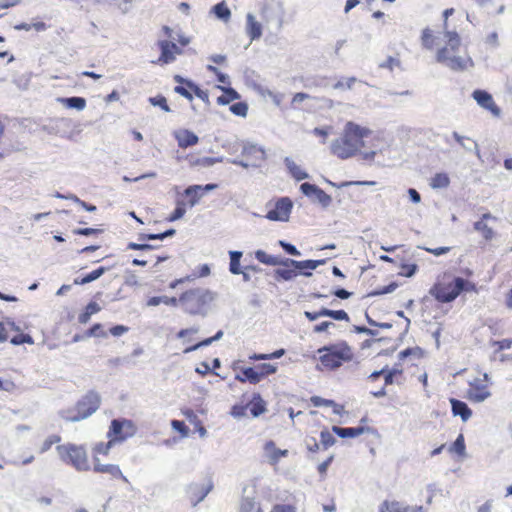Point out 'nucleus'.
<instances>
[{
  "label": "nucleus",
  "mask_w": 512,
  "mask_h": 512,
  "mask_svg": "<svg viewBox=\"0 0 512 512\" xmlns=\"http://www.w3.org/2000/svg\"><path fill=\"white\" fill-rule=\"evenodd\" d=\"M255 258L264 265L279 266L274 270L273 277L277 282L291 281L297 276L311 277L313 270L326 264L327 259L294 260L267 254L264 250H256Z\"/></svg>",
  "instance_id": "1"
},
{
  "label": "nucleus",
  "mask_w": 512,
  "mask_h": 512,
  "mask_svg": "<svg viewBox=\"0 0 512 512\" xmlns=\"http://www.w3.org/2000/svg\"><path fill=\"white\" fill-rule=\"evenodd\" d=\"M371 134L372 131L369 128L348 121L344 126L342 136L331 142V152L342 160L349 159L365 146L364 138Z\"/></svg>",
  "instance_id": "2"
},
{
  "label": "nucleus",
  "mask_w": 512,
  "mask_h": 512,
  "mask_svg": "<svg viewBox=\"0 0 512 512\" xmlns=\"http://www.w3.org/2000/svg\"><path fill=\"white\" fill-rule=\"evenodd\" d=\"M215 297L216 294L209 289L195 288L182 293L179 301L186 313L205 317L209 312V304Z\"/></svg>",
  "instance_id": "3"
},
{
  "label": "nucleus",
  "mask_w": 512,
  "mask_h": 512,
  "mask_svg": "<svg viewBox=\"0 0 512 512\" xmlns=\"http://www.w3.org/2000/svg\"><path fill=\"white\" fill-rule=\"evenodd\" d=\"M317 352L320 354V362L331 370L339 368L343 363L353 358L352 349L346 341L325 345L319 348Z\"/></svg>",
  "instance_id": "4"
},
{
  "label": "nucleus",
  "mask_w": 512,
  "mask_h": 512,
  "mask_svg": "<svg viewBox=\"0 0 512 512\" xmlns=\"http://www.w3.org/2000/svg\"><path fill=\"white\" fill-rule=\"evenodd\" d=\"M60 459L73 466L77 471H88L90 469L88 456L82 445L67 443L56 447Z\"/></svg>",
  "instance_id": "5"
},
{
  "label": "nucleus",
  "mask_w": 512,
  "mask_h": 512,
  "mask_svg": "<svg viewBox=\"0 0 512 512\" xmlns=\"http://www.w3.org/2000/svg\"><path fill=\"white\" fill-rule=\"evenodd\" d=\"M101 396L98 392L90 390L76 403V414L65 416L68 422H79L90 417L100 407Z\"/></svg>",
  "instance_id": "6"
},
{
  "label": "nucleus",
  "mask_w": 512,
  "mask_h": 512,
  "mask_svg": "<svg viewBox=\"0 0 512 512\" xmlns=\"http://www.w3.org/2000/svg\"><path fill=\"white\" fill-rule=\"evenodd\" d=\"M135 433L136 426L131 420L117 418L111 421L107 437L114 443H120L125 441L127 438L134 436Z\"/></svg>",
  "instance_id": "7"
},
{
  "label": "nucleus",
  "mask_w": 512,
  "mask_h": 512,
  "mask_svg": "<svg viewBox=\"0 0 512 512\" xmlns=\"http://www.w3.org/2000/svg\"><path fill=\"white\" fill-rule=\"evenodd\" d=\"M214 483L211 478H206L203 481H194L187 484L184 488L185 495L193 507L202 502L206 496L213 490Z\"/></svg>",
  "instance_id": "8"
},
{
  "label": "nucleus",
  "mask_w": 512,
  "mask_h": 512,
  "mask_svg": "<svg viewBox=\"0 0 512 512\" xmlns=\"http://www.w3.org/2000/svg\"><path fill=\"white\" fill-rule=\"evenodd\" d=\"M436 61L453 71H463L467 68V64L471 67L474 66L471 57L463 58L461 56H451L448 47H442L437 51Z\"/></svg>",
  "instance_id": "9"
},
{
  "label": "nucleus",
  "mask_w": 512,
  "mask_h": 512,
  "mask_svg": "<svg viewBox=\"0 0 512 512\" xmlns=\"http://www.w3.org/2000/svg\"><path fill=\"white\" fill-rule=\"evenodd\" d=\"M300 191L306 197L311 198L313 201L319 203L324 209L328 208L332 203V197L316 184L304 182L300 185Z\"/></svg>",
  "instance_id": "10"
},
{
  "label": "nucleus",
  "mask_w": 512,
  "mask_h": 512,
  "mask_svg": "<svg viewBox=\"0 0 512 512\" xmlns=\"http://www.w3.org/2000/svg\"><path fill=\"white\" fill-rule=\"evenodd\" d=\"M293 203L289 197H281L275 203V207L268 211L265 217L270 221L286 222L289 220Z\"/></svg>",
  "instance_id": "11"
},
{
  "label": "nucleus",
  "mask_w": 512,
  "mask_h": 512,
  "mask_svg": "<svg viewBox=\"0 0 512 512\" xmlns=\"http://www.w3.org/2000/svg\"><path fill=\"white\" fill-rule=\"evenodd\" d=\"M429 294L440 303H451L459 296L456 288L453 286V280L447 285L435 283L430 288Z\"/></svg>",
  "instance_id": "12"
},
{
  "label": "nucleus",
  "mask_w": 512,
  "mask_h": 512,
  "mask_svg": "<svg viewBox=\"0 0 512 512\" xmlns=\"http://www.w3.org/2000/svg\"><path fill=\"white\" fill-rule=\"evenodd\" d=\"M472 97L479 106L490 111L494 116L500 115V108L495 104L492 95L487 91L476 89L473 91Z\"/></svg>",
  "instance_id": "13"
},
{
  "label": "nucleus",
  "mask_w": 512,
  "mask_h": 512,
  "mask_svg": "<svg viewBox=\"0 0 512 512\" xmlns=\"http://www.w3.org/2000/svg\"><path fill=\"white\" fill-rule=\"evenodd\" d=\"M241 154L247 158L255 160V162H263L267 159L266 150L263 146L254 142L245 140L241 142Z\"/></svg>",
  "instance_id": "14"
},
{
  "label": "nucleus",
  "mask_w": 512,
  "mask_h": 512,
  "mask_svg": "<svg viewBox=\"0 0 512 512\" xmlns=\"http://www.w3.org/2000/svg\"><path fill=\"white\" fill-rule=\"evenodd\" d=\"M470 389L467 391V398L475 403L484 402L491 396L486 386L480 383V379L476 378L470 383Z\"/></svg>",
  "instance_id": "15"
},
{
  "label": "nucleus",
  "mask_w": 512,
  "mask_h": 512,
  "mask_svg": "<svg viewBox=\"0 0 512 512\" xmlns=\"http://www.w3.org/2000/svg\"><path fill=\"white\" fill-rule=\"evenodd\" d=\"M93 471L96 473H105L111 475L112 478L121 479L125 483H129L128 478L122 473L120 467L116 464H102L99 458H94Z\"/></svg>",
  "instance_id": "16"
},
{
  "label": "nucleus",
  "mask_w": 512,
  "mask_h": 512,
  "mask_svg": "<svg viewBox=\"0 0 512 512\" xmlns=\"http://www.w3.org/2000/svg\"><path fill=\"white\" fill-rule=\"evenodd\" d=\"M245 31L251 42L262 37V24L256 20V17L252 13H247L246 15Z\"/></svg>",
  "instance_id": "17"
},
{
  "label": "nucleus",
  "mask_w": 512,
  "mask_h": 512,
  "mask_svg": "<svg viewBox=\"0 0 512 512\" xmlns=\"http://www.w3.org/2000/svg\"><path fill=\"white\" fill-rule=\"evenodd\" d=\"M174 137L177 140L180 148L186 149L194 146L198 143L199 137L191 130L181 129L174 133Z\"/></svg>",
  "instance_id": "18"
},
{
  "label": "nucleus",
  "mask_w": 512,
  "mask_h": 512,
  "mask_svg": "<svg viewBox=\"0 0 512 512\" xmlns=\"http://www.w3.org/2000/svg\"><path fill=\"white\" fill-rule=\"evenodd\" d=\"M451 412L453 416H459L463 422H467L472 416V410L466 402L456 398H450Z\"/></svg>",
  "instance_id": "19"
},
{
  "label": "nucleus",
  "mask_w": 512,
  "mask_h": 512,
  "mask_svg": "<svg viewBox=\"0 0 512 512\" xmlns=\"http://www.w3.org/2000/svg\"><path fill=\"white\" fill-rule=\"evenodd\" d=\"M370 430L369 427L365 426H356V427H340V426H332V432L336 434L338 437L346 439V438H356L365 432Z\"/></svg>",
  "instance_id": "20"
},
{
  "label": "nucleus",
  "mask_w": 512,
  "mask_h": 512,
  "mask_svg": "<svg viewBox=\"0 0 512 512\" xmlns=\"http://www.w3.org/2000/svg\"><path fill=\"white\" fill-rule=\"evenodd\" d=\"M70 120L67 118H51L41 126V130L49 135H58L62 128H68Z\"/></svg>",
  "instance_id": "21"
},
{
  "label": "nucleus",
  "mask_w": 512,
  "mask_h": 512,
  "mask_svg": "<svg viewBox=\"0 0 512 512\" xmlns=\"http://www.w3.org/2000/svg\"><path fill=\"white\" fill-rule=\"evenodd\" d=\"M157 45L160 49V56L158 63L170 64L175 61L176 57L172 54V49L175 48V42L169 40H159Z\"/></svg>",
  "instance_id": "22"
},
{
  "label": "nucleus",
  "mask_w": 512,
  "mask_h": 512,
  "mask_svg": "<svg viewBox=\"0 0 512 512\" xmlns=\"http://www.w3.org/2000/svg\"><path fill=\"white\" fill-rule=\"evenodd\" d=\"M217 89L222 91V95L217 98V103L219 105L225 106L230 104L231 102L240 99V94L231 86H221L217 85Z\"/></svg>",
  "instance_id": "23"
},
{
  "label": "nucleus",
  "mask_w": 512,
  "mask_h": 512,
  "mask_svg": "<svg viewBox=\"0 0 512 512\" xmlns=\"http://www.w3.org/2000/svg\"><path fill=\"white\" fill-rule=\"evenodd\" d=\"M235 379L239 382H249L251 384H257L261 381L257 367H244L241 368V372L235 375Z\"/></svg>",
  "instance_id": "24"
},
{
  "label": "nucleus",
  "mask_w": 512,
  "mask_h": 512,
  "mask_svg": "<svg viewBox=\"0 0 512 512\" xmlns=\"http://www.w3.org/2000/svg\"><path fill=\"white\" fill-rule=\"evenodd\" d=\"M284 164L291 177L296 181H302L310 177L309 174L301 169V167L298 166L290 157L284 158Z\"/></svg>",
  "instance_id": "25"
},
{
  "label": "nucleus",
  "mask_w": 512,
  "mask_h": 512,
  "mask_svg": "<svg viewBox=\"0 0 512 512\" xmlns=\"http://www.w3.org/2000/svg\"><path fill=\"white\" fill-rule=\"evenodd\" d=\"M109 269V267L99 266L98 268L85 274L84 276L75 278L73 283L75 285H85L91 283L99 279L102 275L109 271Z\"/></svg>",
  "instance_id": "26"
},
{
  "label": "nucleus",
  "mask_w": 512,
  "mask_h": 512,
  "mask_svg": "<svg viewBox=\"0 0 512 512\" xmlns=\"http://www.w3.org/2000/svg\"><path fill=\"white\" fill-rule=\"evenodd\" d=\"M254 418L259 417L266 411V402L259 393H254L252 400L246 406Z\"/></svg>",
  "instance_id": "27"
},
{
  "label": "nucleus",
  "mask_w": 512,
  "mask_h": 512,
  "mask_svg": "<svg viewBox=\"0 0 512 512\" xmlns=\"http://www.w3.org/2000/svg\"><path fill=\"white\" fill-rule=\"evenodd\" d=\"M57 101L63 104L67 109L82 111L86 107V99L80 96L60 97Z\"/></svg>",
  "instance_id": "28"
},
{
  "label": "nucleus",
  "mask_w": 512,
  "mask_h": 512,
  "mask_svg": "<svg viewBox=\"0 0 512 512\" xmlns=\"http://www.w3.org/2000/svg\"><path fill=\"white\" fill-rule=\"evenodd\" d=\"M229 272L233 275H240L242 272L241 268V258L243 256V252L239 250H231L229 251Z\"/></svg>",
  "instance_id": "29"
},
{
  "label": "nucleus",
  "mask_w": 512,
  "mask_h": 512,
  "mask_svg": "<svg viewBox=\"0 0 512 512\" xmlns=\"http://www.w3.org/2000/svg\"><path fill=\"white\" fill-rule=\"evenodd\" d=\"M211 13L214 14V16L223 22H228L231 18V10L227 6L225 1H221L217 4H215L211 8Z\"/></svg>",
  "instance_id": "30"
},
{
  "label": "nucleus",
  "mask_w": 512,
  "mask_h": 512,
  "mask_svg": "<svg viewBox=\"0 0 512 512\" xmlns=\"http://www.w3.org/2000/svg\"><path fill=\"white\" fill-rule=\"evenodd\" d=\"M453 286L456 288L458 295L463 292H477L476 284L470 282L462 277H454L453 278Z\"/></svg>",
  "instance_id": "31"
},
{
  "label": "nucleus",
  "mask_w": 512,
  "mask_h": 512,
  "mask_svg": "<svg viewBox=\"0 0 512 512\" xmlns=\"http://www.w3.org/2000/svg\"><path fill=\"white\" fill-rule=\"evenodd\" d=\"M450 185L449 175L445 172L436 173L430 179V187L432 189H445Z\"/></svg>",
  "instance_id": "32"
},
{
  "label": "nucleus",
  "mask_w": 512,
  "mask_h": 512,
  "mask_svg": "<svg viewBox=\"0 0 512 512\" xmlns=\"http://www.w3.org/2000/svg\"><path fill=\"white\" fill-rule=\"evenodd\" d=\"M100 310H101V307L99 306L98 303H96L94 301L89 302L86 305L85 310L82 313H80L78 316L79 323H81V324L88 323L91 316L93 314L98 313Z\"/></svg>",
  "instance_id": "33"
},
{
  "label": "nucleus",
  "mask_w": 512,
  "mask_h": 512,
  "mask_svg": "<svg viewBox=\"0 0 512 512\" xmlns=\"http://www.w3.org/2000/svg\"><path fill=\"white\" fill-rule=\"evenodd\" d=\"M176 234V230L174 228H170L165 230L164 232L160 233H141L139 234V240L145 241H152V240H159L163 241L168 237H173Z\"/></svg>",
  "instance_id": "34"
},
{
  "label": "nucleus",
  "mask_w": 512,
  "mask_h": 512,
  "mask_svg": "<svg viewBox=\"0 0 512 512\" xmlns=\"http://www.w3.org/2000/svg\"><path fill=\"white\" fill-rule=\"evenodd\" d=\"M452 136L466 151H475L476 154L479 156L478 144L475 141H473L470 138L461 136L456 131L453 132Z\"/></svg>",
  "instance_id": "35"
},
{
  "label": "nucleus",
  "mask_w": 512,
  "mask_h": 512,
  "mask_svg": "<svg viewBox=\"0 0 512 512\" xmlns=\"http://www.w3.org/2000/svg\"><path fill=\"white\" fill-rule=\"evenodd\" d=\"M447 39V46L449 52L456 53L461 45V38L456 31H445L444 33Z\"/></svg>",
  "instance_id": "36"
},
{
  "label": "nucleus",
  "mask_w": 512,
  "mask_h": 512,
  "mask_svg": "<svg viewBox=\"0 0 512 512\" xmlns=\"http://www.w3.org/2000/svg\"><path fill=\"white\" fill-rule=\"evenodd\" d=\"M384 372V382L385 386L392 385L394 383V377L396 375H401L403 373V369L399 364H395L393 368L389 369L388 366L383 367Z\"/></svg>",
  "instance_id": "37"
},
{
  "label": "nucleus",
  "mask_w": 512,
  "mask_h": 512,
  "mask_svg": "<svg viewBox=\"0 0 512 512\" xmlns=\"http://www.w3.org/2000/svg\"><path fill=\"white\" fill-rule=\"evenodd\" d=\"M265 449H273L272 454L270 455V463L276 464L281 457H286L288 455V450H282L279 448H275V444L273 441H268L265 444Z\"/></svg>",
  "instance_id": "38"
},
{
  "label": "nucleus",
  "mask_w": 512,
  "mask_h": 512,
  "mask_svg": "<svg viewBox=\"0 0 512 512\" xmlns=\"http://www.w3.org/2000/svg\"><path fill=\"white\" fill-rule=\"evenodd\" d=\"M449 452L459 456H464L466 452L465 440L463 434H459L456 440L450 445Z\"/></svg>",
  "instance_id": "39"
},
{
  "label": "nucleus",
  "mask_w": 512,
  "mask_h": 512,
  "mask_svg": "<svg viewBox=\"0 0 512 512\" xmlns=\"http://www.w3.org/2000/svg\"><path fill=\"white\" fill-rule=\"evenodd\" d=\"M192 188H194V185H190L184 190V195L189 197L188 204L191 208L196 206L203 197L201 191L193 190Z\"/></svg>",
  "instance_id": "40"
},
{
  "label": "nucleus",
  "mask_w": 512,
  "mask_h": 512,
  "mask_svg": "<svg viewBox=\"0 0 512 512\" xmlns=\"http://www.w3.org/2000/svg\"><path fill=\"white\" fill-rule=\"evenodd\" d=\"M223 161V157H202L191 162L192 166L211 167Z\"/></svg>",
  "instance_id": "41"
},
{
  "label": "nucleus",
  "mask_w": 512,
  "mask_h": 512,
  "mask_svg": "<svg viewBox=\"0 0 512 512\" xmlns=\"http://www.w3.org/2000/svg\"><path fill=\"white\" fill-rule=\"evenodd\" d=\"M149 103L154 107H159L165 112H170L171 109L167 103V99L162 94H158L154 97L148 98Z\"/></svg>",
  "instance_id": "42"
},
{
  "label": "nucleus",
  "mask_w": 512,
  "mask_h": 512,
  "mask_svg": "<svg viewBox=\"0 0 512 512\" xmlns=\"http://www.w3.org/2000/svg\"><path fill=\"white\" fill-rule=\"evenodd\" d=\"M474 229L481 232L486 240H491L494 236L492 228H490L484 221L479 220L474 223Z\"/></svg>",
  "instance_id": "43"
},
{
  "label": "nucleus",
  "mask_w": 512,
  "mask_h": 512,
  "mask_svg": "<svg viewBox=\"0 0 512 512\" xmlns=\"http://www.w3.org/2000/svg\"><path fill=\"white\" fill-rule=\"evenodd\" d=\"M187 87L195 94L196 97L200 98L205 103H209V94L207 91L202 90L198 84L194 81H188Z\"/></svg>",
  "instance_id": "44"
},
{
  "label": "nucleus",
  "mask_w": 512,
  "mask_h": 512,
  "mask_svg": "<svg viewBox=\"0 0 512 512\" xmlns=\"http://www.w3.org/2000/svg\"><path fill=\"white\" fill-rule=\"evenodd\" d=\"M254 510L261 512L255 499L252 497H244L241 502V512H253Z\"/></svg>",
  "instance_id": "45"
},
{
  "label": "nucleus",
  "mask_w": 512,
  "mask_h": 512,
  "mask_svg": "<svg viewBox=\"0 0 512 512\" xmlns=\"http://www.w3.org/2000/svg\"><path fill=\"white\" fill-rule=\"evenodd\" d=\"M278 245L283 249V251L291 256L300 257L302 254L300 250L292 243L287 242L285 240H279Z\"/></svg>",
  "instance_id": "46"
},
{
  "label": "nucleus",
  "mask_w": 512,
  "mask_h": 512,
  "mask_svg": "<svg viewBox=\"0 0 512 512\" xmlns=\"http://www.w3.org/2000/svg\"><path fill=\"white\" fill-rule=\"evenodd\" d=\"M10 343L14 346H19L22 344L32 345V344H34V340H33L32 336L29 334L19 333L10 339Z\"/></svg>",
  "instance_id": "47"
},
{
  "label": "nucleus",
  "mask_w": 512,
  "mask_h": 512,
  "mask_svg": "<svg viewBox=\"0 0 512 512\" xmlns=\"http://www.w3.org/2000/svg\"><path fill=\"white\" fill-rule=\"evenodd\" d=\"M229 110L236 116L246 117L248 112V104L246 102H236L230 105Z\"/></svg>",
  "instance_id": "48"
},
{
  "label": "nucleus",
  "mask_w": 512,
  "mask_h": 512,
  "mask_svg": "<svg viewBox=\"0 0 512 512\" xmlns=\"http://www.w3.org/2000/svg\"><path fill=\"white\" fill-rule=\"evenodd\" d=\"M336 441V438L327 429L320 432V442L324 449H328L334 445Z\"/></svg>",
  "instance_id": "49"
},
{
  "label": "nucleus",
  "mask_w": 512,
  "mask_h": 512,
  "mask_svg": "<svg viewBox=\"0 0 512 512\" xmlns=\"http://www.w3.org/2000/svg\"><path fill=\"white\" fill-rule=\"evenodd\" d=\"M258 374L262 380L268 375L275 374L277 372V366L273 364L263 363L257 366Z\"/></svg>",
  "instance_id": "50"
},
{
  "label": "nucleus",
  "mask_w": 512,
  "mask_h": 512,
  "mask_svg": "<svg viewBox=\"0 0 512 512\" xmlns=\"http://www.w3.org/2000/svg\"><path fill=\"white\" fill-rule=\"evenodd\" d=\"M400 267H401L402 271L399 273V275L407 277V278L413 277L417 273L418 268H419L418 265L415 263L406 264L404 262H402L400 264Z\"/></svg>",
  "instance_id": "51"
},
{
  "label": "nucleus",
  "mask_w": 512,
  "mask_h": 512,
  "mask_svg": "<svg viewBox=\"0 0 512 512\" xmlns=\"http://www.w3.org/2000/svg\"><path fill=\"white\" fill-rule=\"evenodd\" d=\"M421 354H422V349L420 347H408V348L402 350L398 354V359L400 361H403V360H405L406 358H408L410 356L420 357Z\"/></svg>",
  "instance_id": "52"
},
{
  "label": "nucleus",
  "mask_w": 512,
  "mask_h": 512,
  "mask_svg": "<svg viewBox=\"0 0 512 512\" xmlns=\"http://www.w3.org/2000/svg\"><path fill=\"white\" fill-rule=\"evenodd\" d=\"M186 213L185 205L183 203H177L173 212L168 216L167 221L174 222L181 219Z\"/></svg>",
  "instance_id": "53"
},
{
  "label": "nucleus",
  "mask_w": 512,
  "mask_h": 512,
  "mask_svg": "<svg viewBox=\"0 0 512 512\" xmlns=\"http://www.w3.org/2000/svg\"><path fill=\"white\" fill-rule=\"evenodd\" d=\"M397 287H398L397 282H390L388 285H385L377 290L372 291L370 293V296L386 295V294L394 292Z\"/></svg>",
  "instance_id": "54"
},
{
  "label": "nucleus",
  "mask_w": 512,
  "mask_h": 512,
  "mask_svg": "<svg viewBox=\"0 0 512 512\" xmlns=\"http://www.w3.org/2000/svg\"><path fill=\"white\" fill-rule=\"evenodd\" d=\"M172 428L179 432L183 437L188 436L189 428L182 420H172L171 422Z\"/></svg>",
  "instance_id": "55"
},
{
  "label": "nucleus",
  "mask_w": 512,
  "mask_h": 512,
  "mask_svg": "<svg viewBox=\"0 0 512 512\" xmlns=\"http://www.w3.org/2000/svg\"><path fill=\"white\" fill-rule=\"evenodd\" d=\"M400 66H401L400 60L393 56H388L384 62L379 64L380 68L389 69L390 71H392L394 69V67H400Z\"/></svg>",
  "instance_id": "56"
},
{
  "label": "nucleus",
  "mask_w": 512,
  "mask_h": 512,
  "mask_svg": "<svg viewBox=\"0 0 512 512\" xmlns=\"http://www.w3.org/2000/svg\"><path fill=\"white\" fill-rule=\"evenodd\" d=\"M310 401L314 407H322V406L332 407V405H334V400L325 399L320 396H312L310 398Z\"/></svg>",
  "instance_id": "57"
},
{
  "label": "nucleus",
  "mask_w": 512,
  "mask_h": 512,
  "mask_svg": "<svg viewBox=\"0 0 512 512\" xmlns=\"http://www.w3.org/2000/svg\"><path fill=\"white\" fill-rule=\"evenodd\" d=\"M330 318L335 321H346V322L350 321V317H349L348 313L343 309L332 310Z\"/></svg>",
  "instance_id": "58"
},
{
  "label": "nucleus",
  "mask_w": 512,
  "mask_h": 512,
  "mask_svg": "<svg viewBox=\"0 0 512 512\" xmlns=\"http://www.w3.org/2000/svg\"><path fill=\"white\" fill-rule=\"evenodd\" d=\"M86 336L88 338L105 336V333L102 331V325L100 323L93 324L88 330H86Z\"/></svg>",
  "instance_id": "59"
},
{
  "label": "nucleus",
  "mask_w": 512,
  "mask_h": 512,
  "mask_svg": "<svg viewBox=\"0 0 512 512\" xmlns=\"http://www.w3.org/2000/svg\"><path fill=\"white\" fill-rule=\"evenodd\" d=\"M174 92L183 96L184 98H186L189 101L193 100V95L191 93V90L186 85L185 86H183V85L175 86Z\"/></svg>",
  "instance_id": "60"
},
{
  "label": "nucleus",
  "mask_w": 512,
  "mask_h": 512,
  "mask_svg": "<svg viewBox=\"0 0 512 512\" xmlns=\"http://www.w3.org/2000/svg\"><path fill=\"white\" fill-rule=\"evenodd\" d=\"M101 232H102V230L97 229V228H76L73 230V233L75 235H80V236H91V235H95V234H98Z\"/></svg>",
  "instance_id": "61"
},
{
  "label": "nucleus",
  "mask_w": 512,
  "mask_h": 512,
  "mask_svg": "<svg viewBox=\"0 0 512 512\" xmlns=\"http://www.w3.org/2000/svg\"><path fill=\"white\" fill-rule=\"evenodd\" d=\"M127 249L139 250V251H149V250H153V245L148 244V243L129 242L127 245Z\"/></svg>",
  "instance_id": "62"
},
{
  "label": "nucleus",
  "mask_w": 512,
  "mask_h": 512,
  "mask_svg": "<svg viewBox=\"0 0 512 512\" xmlns=\"http://www.w3.org/2000/svg\"><path fill=\"white\" fill-rule=\"evenodd\" d=\"M331 294L341 300H346L352 296V292H349L348 290H346L345 288H342V287L335 288L331 292Z\"/></svg>",
  "instance_id": "63"
},
{
  "label": "nucleus",
  "mask_w": 512,
  "mask_h": 512,
  "mask_svg": "<svg viewBox=\"0 0 512 512\" xmlns=\"http://www.w3.org/2000/svg\"><path fill=\"white\" fill-rule=\"evenodd\" d=\"M272 512H296V508L290 504H276Z\"/></svg>",
  "instance_id": "64"
}]
</instances>
